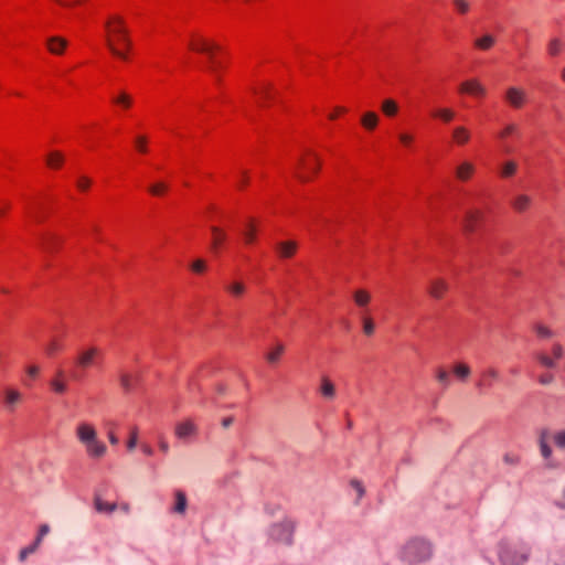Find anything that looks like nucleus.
Returning <instances> with one entry per match:
<instances>
[{
	"instance_id": "f257e3e1",
	"label": "nucleus",
	"mask_w": 565,
	"mask_h": 565,
	"mask_svg": "<svg viewBox=\"0 0 565 565\" xmlns=\"http://www.w3.org/2000/svg\"><path fill=\"white\" fill-rule=\"evenodd\" d=\"M106 43L117 58L128 62L131 41L126 22L118 14H110L105 21Z\"/></svg>"
},
{
	"instance_id": "f03ea898",
	"label": "nucleus",
	"mask_w": 565,
	"mask_h": 565,
	"mask_svg": "<svg viewBox=\"0 0 565 565\" xmlns=\"http://www.w3.org/2000/svg\"><path fill=\"white\" fill-rule=\"evenodd\" d=\"M75 435L78 441L84 446L86 455L89 458L98 460L106 455L107 446L98 438L97 431L90 423H79L76 426Z\"/></svg>"
},
{
	"instance_id": "7ed1b4c3",
	"label": "nucleus",
	"mask_w": 565,
	"mask_h": 565,
	"mask_svg": "<svg viewBox=\"0 0 565 565\" xmlns=\"http://www.w3.org/2000/svg\"><path fill=\"white\" fill-rule=\"evenodd\" d=\"M103 360V352L97 347H88L78 351L74 361L75 370L71 374L74 381H81L85 377L86 371L98 366Z\"/></svg>"
},
{
	"instance_id": "20e7f679",
	"label": "nucleus",
	"mask_w": 565,
	"mask_h": 565,
	"mask_svg": "<svg viewBox=\"0 0 565 565\" xmlns=\"http://www.w3.org/2000/svg\"><path fill=\"white\" fill-rule=\"evenodd\" d=\"M189 49L207 57L209 70L215 76V81L218 82L217 72L222 66V62L217 56L220 47L202 36L193 35L189 42Z\"/></svg>"
},
{
	"instance_id": "39448f33",
	"label": "nucleus",
	"mask_w": 565,
	"mask_h": 565,
	"mask_svg": "<svg viewBox=\"0 0 565 565\" xmlns=\"http://www.w3.org/2000/svg\"><path fill=\"white\" fill-rule=\"evenodd\" d=\"M320 164L318 156L313 151L307 150L297 163L295 175L298 180L307 182L318 173Z\"/></svg>"
},
{
	"instance_id": "423d86ee",
	"label": "nucleus",
	"mask_w": 565,
	"mask_h": 565,
	"mask_svg": "<svg viewBox=\"0 0 565 565\" xmlns=\"http://www.w3.org/2000/svg\"><path fill=\"white\" fill-rule=\"evenodd\" d=\"M430 554V544L420 539L409 541L403 548V558L411 564L426 561Z\"/></svg>"
},
{
	"instance_id": "0eeeda50",
	"label": "nucleus",
	"mask_w": 565,
	"mask_h": 565,
	"mask_svg": "<svg viewBox=\"0 0 565 565\" xmlns=\"http://www.w3.org/2000/svg\"><path fill=\"white\" fill-rule=\"evenodd\" d=\"M294 530V522L289 519H285L281 522L273 524L268 534L274 542L289 545L292 543Z\"/></svg>"
},
{
	"instance_id": "6e6552de",
	"label": "nucleus",
	"mask_w": 565,
	"mask_h": 565,
	"mask_svg": "<svg viewBox=\"0 0 565 565\" xmlns=\"http://www.w3.org/2000/svg\"><path fill=\"white\" fill-rule=\"evenodd\" d=\"M0 401L7 412L13 413L23 402V394L18 388L6 386L0 393Z\"/></svg>"
},
{
	"instance_id": "1a4fd4ad",
	"label": "nucleus",
	"mask_w": 565,
	"mask_h": 565,
	"mask_svg": "<svg viewBox=\"0 0 565 565\" xmlns=\"http://www.w3.org/2000/svg\"><path fill=\"white\" fill-rule=\"evenodd\" d=\"M520 127L516 124H508L505 125L498 134L497 138L501 142V151L504 154H511L514 151V148L508 142L509 138H518L520 136Z\"/></svg>"
},
{
	"instance_id": "9d476101",
	"label": "nucleus",
	"mask_w": 565,
	"mask_h": 565,
	"mask_svg": "<svg viewBox=\"0 0 565 565\" xmlns=\"http://www.w3.org/2000/svg\"><path fill=\"white\" fill-rule=\"evenodd\" d=\"M222 287L225 294L236 301L242 300L247 292V285L237 278L224 279Z\"/></svg>"
},
{
	"instance_id": "9b49d317",
	"label": "nucleus",
	"mask_w": 565,
	"mask_h": 565,
	"mask_svg": "<svg viewBox=\"0 0 565 565\" xmlns=\"http://www.w3.org/2000/svg\"><path fill=\"white\" fill-rule=\"evenodd\" d=\"M505 103L514 109L522 108L527 102V94L523 88L511 86L504 93Z\"/></svg>"
},
{
	"instance_id": "f8f14e48",
	"label": "nucleus",
	"mask_w": 565,
	"mask_h": 565,
	"mask_svg": "<svg viewBox=\"0 0 565 565\" xmlns=\"http://www.w3.org/2000/svg\"><path fill=\"white\" fill-rule=\"evenodd\" d=\"M250 94L260 106H265L267 100L273 99L275 96L270 84L267 82L256 83L250 87Z\"/></svg>"
},
{
	"instance_id": "ddd939ff",
	"label": "nucleus",
	"mask_w": 565,
	"mask_h": 565,
	"mask_svg": "<svg viewBox=\"0 0 565 565\" xmlns=\"http://www.w3.org/2000/svg\"><path fill=\"white\" fill-rule=\"evenodd\" d=\"M564 349L561 343H554L552 348V354L553 356H550L545 352H537L535 353V359L537 362L547 369H553L556 366V361L559 360L563 356Z\"/></svg>"
},
{
	"instance_id": "4468645a",
	"label": "nucleus",
	"mask_w": 565,
	"mask_h": 565,
	"mask_svg": "<svg viewBox=\"0 0 565 565\" xmlns=\"http://www.w3.org/2000/svg\"><path fill=\"white\" fill-rule=\"evenodd\" d=\"M530 555V547L522 545L512 552H505L501 555L502 561L509 565H523Z\"/></svg>"
},
{
	"instance_id": "2eb2a0df",
	"label": "nucleus",
	"mask_w": 565,
	"mask_h": 565,
	"mask_svg": "<svg viewBox=\"0 0 565 565\" xmlns=\"http://www.w3.org/2000/svg\"><path fill=\"white\" fill-rule=\"evenodd\" d=\"M50 387L57 395H63L67 393L68 375L66 374L65 370L60 367L55 371V374L50 380Z\"/></svg>"
},
{
	"instance_id": "dca6fc26",
	"label": "nucleus",
	"mask_w": 565,
	"mask_h": 565,
	"mask_svg": "<svg viewBox=\"0 0 565 565\" xmlns=\"http://www.w3.org/2000/svg\"><path fill=\"white\" fill-rule=\"evenodd\" d=\"M459 93L473 97L486 96V87L476 78L467 79L459 85Z\"/></svg>"
},
{
	"instance_id": "f3484780",
	"label": "nucleus",
	"mask_w": 565,
	"mask_h": 565,
	"mask_svg": "<svg viewBox=\"0 0 565 565\" xmlns=\"http://www.w3.org/2000/svg\"><path fill=\"white\" fill-rule=\"evenodd\" d=\"M110 103L120 110H129L134 105V97L125 89H118L110 96Z\"/></svg>"
},
{
	"instance_id": "a211bd4d",
	"label": "nucleus",
	"mask_w": 565,
	"mask_h": 565,
	"mask_svg": "<svg viewBox=\"0 0 565 565\" xmlns=\"http://www.w3.org/2000/svg\"><path fill=\"white\" fill-rule=\"evenodd\" d=\"M483 212L479 209H471L466 212L463 220L465 231L473 233L483 221Z\"/></svg>"
},
{
	"instance_id": "6ab92c4d",
	"label": "nucleus",
	"mask_w": 565,
	"mask_h": 565,
	"mask_svg": "<svg viewBox=\"0 0 565 565\" xmlns=\"http://www.w3.org/2000/svg\"><path fill=\"white\" fill-rule=\"evenodd\" d=\"M25 222L39 223L42 221V204L38 200L26 202L24 206Z\"/></svg>"
},
{
	"instance_id": "aec40b11",
	"label": "nucleus",
	"mask_w": 565,
	"mask_h": 565,
	"mask_svg": "<svg viewBox=\"0 0 565 565\" xmlns=\"http://www.w3.org/2000/svg\"><path fill=\"white\" fill-rule=\"evenodd\" d=\"M448 291V284L445 279L435 278L430 280L428 292L435 299H441Z\"/></svg>"
},
{
	"instance_id": "412c9836",
	"label": "nucleus",
	"mask_w": 565,
	"mask_h": 565,
	"mask_svg": "<svg viewBox=\"0 0 565 565\" xmlns=\"http://www.w3.org/2000/svg\"><path fill=\"white\" fill-rule=\"evenodd\" d=\"M318 391L328 401H332L335 397V385L327 375L321 376Z\"/></svg>"
},
{
	"instance_id": "4be33fe9",
	"label": "nucleus",
	"mask_w": 565,
	"mask_h": 565,
	"mask_svg": "<svg viewBox=\"0 0 565 565\" xmlns=\"http://www.w3.org/2000/svg\"><path fill=\"white\" fill-rule=\"evenodd\" d=\"M211 235H212V250L214 254H218L224 245V243L227 239L226 233L217 227L212 226L211 227Z\"/></svg>"
},
{
	"instance_id": "5701e85b",
	"label": "nucleus",
	"mask_w": 565,
	"mask_h": 565,
	"mask_svg": "<svg viewBox=\"0 0 565 565\" xmlns=\"http://www.w3.org/2000/svg\"><path fill=\"white\" fill-rule=\"evenodd\" d=\"M452 141L457 146H465L471 138V132L465 126H456L451 131Z\"/></svg>"
},
{
	"instance_id": "b1692460",
	"label": "nucleus",
	"mask_w": 565,
	"mask_h": 565,
	"mask_svg": "<svg viewBox=\"0 0 565 565\" xmlns=\"http://www.w3.org/2000/svg\"><path fill=\"white\" fill-rule=\"evenodd\" d=\"M196 434V426L192 420H184L175 426V436L180 439H185Z\"/></svg>"
},
{
	"instance_id": "393cba45",
	"label": "nucleus",
	"mask_w": 565,
	"mask_h": 565,
	"mask_svg": "<svg viewBox=\"0 0 565 565\" xmlns=\"http://www.w3.org/2000/svg\"><path fill=\"white\" fill-rule=\"evenodd\" d=\"M475 171L476 167L472 162L463 161L456 168V178L466 182L472 178Z\"/></svg>"
},
{
	"instance_id": "a878e982",
	"label": "nucleus",
	"mask_w": 565,
	"mask_h": 565,
	"mask_svg": "<svg viewBox=\"0 0 565 565\" xmlns=\"http://www.w3.org/2000/svg\"><path fill=\"white\" fill-rule=\"evenodd\" d=\"M499 373L495 369L490 367L484 370L477 383L479 388H490L495 380H498Z\"/></svg>"
},
{
	"instance_id": "bb28decb",
	"label": "nucleus",
	"mask_w": 565,
	"mask_h": 565,
	"mask_svg": "<svg viewBox=\"0 0 565 565\" xmlns=\"http://www.w3.org/2000/svg\"><path fill=\"white\" fill-rule=\"evenodd\" d=\"M50 53L55 55H62L67 46V41L60 36H52L46 43Z\"/></svg>"
},
{
	"instance_id": "cd10ccee",
	"label": "nucleus",
	"mask_w": 565,
	"mask_h": 565,
	"mask_svg": "<svg viewBox=\"0 0 565 565\" xmlns=\"http://www.w3.org/2000/svg\"><path fill=\"white\" fill-rule=\"evenodd\" d=\"M257 228L254 220L249 218L246 221L245 226L242 231V236L246 245H253L256 242Z\"/></svg>"
},
{
	"instance_id": "c85d7f7f",
	"label": "nucleus",
	"mask_w": 565,
	"mask_h": 565,
	"mask_svg": "<svg viewBox=\"0 0 565 565\" xmlns=\"http://www.w3.org/2000/svg\"><path fill=\"white\" fill-rule=\"evenodd\" d=\"M296 249H297V245L295 242H291V241L280 242L276 246V252H277L278 256L281 258L292 257L296 253Z\"/></svg>"
},
{
	"instance_id": "c756f323",
	"label": "nucleus",
	"mask_w": 565,
	"mask_h": 565,
	"mask_svg": "<svg viewBox=\"0 0 565 565\" xmlns=\"http://www.w3.org/2000/svg\"><path fill=\"white\" fill-rule=\"evenodd\" d=\"M353 300L361 311L367 312V306L371 301V294L365 289H358L353 292Z\"/></svg>"
},
{
	"instance_id": "7c9ffc66",
	"label": "nucleus",
	"mask_w": 565,
	"mask_h": 565,
	"mask_svg": "<svg viewBox=\"0 0 565 565\" xmlns=\"http://www.w3.org/2000/svg\"><path fill=\"white\" fill-rule=\"evenodd\" d=\"M380 121V117L374 111H366L361 117V125L367 131H373Z\"/></svg>"
},
{
	"instance_id": "2f4dec72",
	"label": "nucleus",
	"mask_w": 565,
	"mask_h": 565,
	"mask_svg": "<svg viewBox=\"0 0 565 565\" xmlns=\"http://www.w3.org/2000/svg\"><path fill=\"white\" fill-rule=\"evenodd\" d=\"M531 203L532 199L526 194H518L511 201L512 207L520 213L526 211L531 206Z\"/></svg>"
},
{
	"instance_id": "473e14b6",
	"label": "nucleus",
	"mask_w": 565,
	"mask_h": 565,
	"mask_svg": "<svg viewBox=\"0 0 565 565\" xmlns=\"http://www.w3.org/2000/svg\"><path fill=\"white\" fill-rule=\"evenodd\" d=\"M518 171V163L514 160H508L501 164L499 168V177L502 179H508L513 177Z\"/></svg>"
},
{
	"instance_id": "72a5a7b5",
	"label": "nucleus",
	"mask_w": 565,
	"mask_h": 565,
	"mask_svg": "<svg viewBox=\"0 0 565 565\" xmlns=\"http://www.w3.org/2000/svg\"><path fill=\"white\" fill-rule=\"evenodd\" d=\"M495 43V38L491 34H484L481 38H478L473 41V45L476 49L480 51L490 50Z\"/></svg>"
},
{
	"instance_id": "f704fd0d",
	"label": "nucleus",
	"mask_w": 565,
	"mask_h": 565,
	"mask_svg": "<svg viewBox=\"0 0 565 565\" xmlns=\"http://www.w3.org/2000/svg\"><path fill=\"white\" fill-rule=\"evenodd\" d=\"M360 319L362 322L363 333L367 337H371L375 331V323L373 319L369 316L366 311L360 312Z\"/></svg>"
},
{
	"instance_id": "c9c22d12",
	"label": "nucleus",
	"mask_w": 565,
	"mask_h": 565,
	"mask_svg": "<svg viewBox=\"0 0 565 565\" xmlns=\"http://www.w3.org/2000/svg\"><path fill=\"white\" fill-rule=\"evenodd\" d=\"M381 109L386 117H394L398 113V104L391 98H386L382 102Z\"/></svg>"
},
{
	"instance_id": "e433bc0d",
	"label": "nucleus",
	"mask_w": 565,
	"mask_h": 565,
	"mask_svg": "<svg viewBox=\"0 0 565 565\" xmlns=\"http://www.w3.org/2000/svg\"><path fill=\"white\" fill-rule=\"evenodd\" d=\"M285 352V347L282 343L276 344L273 349H270L266 354V360L270 364H276L279 362L282 353Z\"/></svg>"
},
{
	"instance_id": "4c0bfd02",
	"label": "nucleus",
	"mask_w": 565,
	"mask_h": 565,
	"mask_svg": "<svg viewBox=\"0 0 565 565\" xmlns=\"http://www.w3.org/2000/svg\"><path fill=\"white\" fill-rule=\"evenodd\" d=\"M139 377L136 374L122 373L120 375V384L125 391H131L138 383Z\"/></svg>"
},
{
	"instance_id": "58836bf2",
	"label": "nucleus",
	"mask_w": 565,
	"mask_h": 565,
	"mask_svg": "<svg viewBox=\"0 0 565 565\" xmlns=\"http://www.w3.org/2000/svg\"><path fill=\"white\" fill-rule=\"evenodd\" d=\"M64 162V157L58 151H51L46 157V166L51 169H60Z\"/></svg>"
},
{
	"instance_id": "ea45409f",
	"label": "nucleus",
	"mask_w": 565,
	"mask_h": 565,
	"mask_svg": "<svg viewBox=\"0 0 565 565\" xmlns=\"http://www.w3.org/2000/svg\"><path fill=\"white\" fill-rule=\"evenodd\" d=\"M64 349V344L61 340L54 338L52 339L45 347L44 351L45 354L50 358L56 355L57 353L62 352Z\"/></svg>"
},
{
	"instance_id": "a19ab883",
	"label": "nucleus",
	"mask_w": 565,
	"mask_h": 565,
	"mask_svg": "<svg viewBox=\"0 0 565 565\" xmlns=\"http://www.w3.org/2000/svg\"><path fill=\"white\" fill-rule=\"evenodd\" d=\"M433 116L439 118L444 122H450L455 119L456 113L450 108H438L433 113Z\"/></svg>"
},
{
	"instance_id": "79ce46f5",
	"label": "nucleus",
	"mask_w": 565,
	"mask_h": 565,
	"mask_svg": "<svg viewBox=\"0 0 565 565\" xmlns=\"http://www.w3.org/2000/svg\"><path fill=\"white\" fill-rule=\"evenodd\" d=\"M116 508V503L103 501L99 497L95 498V509L100 513H111Z\"/></svg>"
},
{
	"instance_id": "37998d69",
	"label": "nucleus",
	"mask_w": 565,
	"mask_h": 565,
	"mask_svg": "<svg viewBox=\"0 0 565 565\" xmlns=\"http://www.w3.org/2000/svg\"><path fill=\"white\" fill-rule=\"evenodd\" d=\"M563 47V42L559 39H552L547 44V53L552 57L558 56Z\"/></svg>"
},
{
	"instance_id": "c03bdc74",
	"label": "nucleus",
	"mask_w": 565,
	"mask_h": 565,
	"mask_svg": "<svg viewBox=\"0 0 565 565\" xmlns=\"http://www.w3.org/2000/svg\"><path fill=\"white\" fill-rule=\"evenodd\" d=\"M397 138L404 148H406L408 150H411L413 148L414 142H415V136L413 134L403 131V132L398 134Z\"/></svg>"
},
{
	"instance_id": "a18cd8bd",
	"label": "nucleus",
	"mask_w": 565,
	"mask_h": 565,
	"mask_svg": "<svg viewBox=\"0 0 565 565\" xmlns=\"http://www.w3.org/2000/svg\"><path fill=\"white\" fill-rule=\"evenodd\" d=\"M148 139L146 136H142V135H138L136 136V138L134 139V146H135V149L145 154L148 152Z\"/></svg>"
},
{
	"instance_id": "49530a36",
	"label": "nucleus",
	"mask_w": 565,
	"mask_h": 565,
	"mask_svg": "<svg viewBox=\"0 0 565 565\" xmlns=\"http://www.w3.org/2000/svg\"><path fill=\"white\" fill-rule=\"evenodd\" d=\"M454 374L461 381H465L470 374V367L467 364L459 363L454 366Z\"/></svg>"
},
{
	"instance_id": "de8ad7c7",
	"label": "nucleus",
	"mask_w": 565,
	"mask_h": 565,
	"mask_svg": "<svg viewBox=\"0 0 565 565\" xmlns=\"http://www.w3.org/2000/svg\"><path fill=\"white\" fill-rule=\"evenodd\" d=\"M186 508V498L185 494L181 491L175 493V505L174 511L178 513H183Z\"/></svg>"
},
{
	"instance_id": "09e8293b",
	"label": "nucleus",
	"mask_w": 565,
	"mask_h": 565,
	"mask_svg": "<svg viewBox=\"0 0 565 565\" xmlns=\"http://www.w3.org/2000/svg\"><path fill=\"white\" fill-rule=\"evenodd\" d=\"M190 269L198 274V275H202L206 271L207 269V264L204 259H195L191 265H190Z\"/></svg>"
},
{
	"instance_id": "8fccbe9b",
	"label": "nucleus",
	"mask_w": 565,
	"mask_h": 565,
	"mask_svg": "<svg viewBox=\"0 0 565 565\" xmlns=\"http://www.w3.org/2000/svg\"><path fill=\"white\" fill-rule=\"evenodd\" d=\"M168 186L163 182L151 184L148 191L151 195L161 196L167 192Z\"/></svg>"
},
{
	"instance_id": "3c124183",
	"label": "nucleus",
	"mask_w": 565,
	"mask_h": 565,
	"mask_svg": "<svg viewBox=\"0 0 565 565\" xmlns=\"http://www.w3.org/2000/svg\"><path fill=\"white\" fill-rule=\"evenodd\" d=\"M534 330L540 339H550L554 335L553 331L543 324H536Z\"/></svg>"
},
{
	"instance_id": "603ef678",
	"label": "nucleus",
	"mask_w": 565,
	"mask_h": 565,
	"mask_svg": "<svg viewBox=\"0 0 565 565\" xmlns=\"http://www.w3.org/2000/svg\"><path fill=\"white\" fill-rule=\"evenodd\" d=\"M452 4L459 14H467L470 10V4L467 0H454Z\"/></svg>"
},
{
	"instance_id": "864d4df0",
	"label": "nucleus",
	"mask_w": 565,
	"mask_h": 565,
	"mask_svg": "<svg viewBox=\"0 0 565 565\" xmlns=\"http://www.w3.org/2000/svg\"><path fill=\"white\" fill-rule=\"evenodd\" d=\"M248 183L247 171L241 169L236 175V185L238 189H244Z\"/></svg>"
},
{
	"instance_id": "5fc2aeb1",
	"label": "nucleus",
	"mask_w": 565,
	"mask_h": 565,
	"mask_svg": "<svg viewBox=\"0 0 565 565\" xmlns=\"http://www.w3.org/2000/svg\"><path fill=\"white\" fill-rule=\"evenodd\" d=\"M552 439L557 447L565 449V430L556 431Z\"/></svg>"
},
{
	"instance_id": "6e6d98bb",
	"label": "nucleus",
	"mask_w": 565,
	"mask_h": 565,
	"mask_svg": "<svg viewBox=\"0 0 565 565\" xmlns=\"http://www.w3.org/2000/svg\"><path fill=\"white\" fill-rule=\"evenodd\" d=\"M90 183L92 181L87 177H79L76 181V186L79 191L86 192L88 191Z\"/></svg>"
},
{
	"instance_id": "4d7b16f0",
	"label": "nucleus",
	"mask_w": 565,
	"mask_h": 565,
	"mask_svg": "<svg viewBox=\"0 0 565 565\" xmlns=\"http://www.w3.org/2000/svg\"><path fill=\"white\" fill-rule=\"evenodd\" d=\"M540 448H541V454L542 456L545 458V459H548L551 457V454H552V449L551 447L547 445L546 440H545V436L543 435L540 439Z\"/></svg>"
},
{
	"instance_id": "13d9d810",
	"label": "nucleus",
	"mask_w": 565,
	"mask_h": 565,
	"mask_svg": "<svg viewBox=\"0 0 565 565\" xmlns=\"http://www.w3.org/2000/svg\"><path fill=\"white\" fill-rule=\"evenodd\" d=\"M350 484L356 491V500H361L365 492L362 482L356 479H353L351 480Z\"/></svg>"
},
{
	"instance_id": "bf43d9fd",
	"label": "nucleus",
	"mask_w": 565,
	"mask_h": 565,
	"mask_svg": "<svg viewBox=\"0 0 565 565\" xmlns=\"http://www.w3.org/2000/svg\"><path fill=\"white\" fill-rule=\"evenodd\" d=\"M137 443H138V430L135 427L131 429L130 437L127 441V449L130 451L134 450L137 446Z\"/></svg>"
},
{
	"instance_id": "052dcab7",
	"label": "nucleus",
	"mask_w": 565,
	"mask_h": 565,
	"mask_svg": "<svg viewBox=\"0 0 565 565\" xmlns=\"http://www.w3.org/2000/svg\"><path fill=\"white\" fill-rule=\"evenodd\" d=\"M38 548L31 544L29 546L23 547L19 553L20 562H24L29 555L33 554Z\"/></svg>"
},
{
	"instance_id": "680f3d73",
	"label": "nucleus",
	"mask_w": 565,
	"mask_h": 565,
	"mask_svg": "<svg viewBox=\"0 0 565 565\" xmlns=\"http://www.w3.org/2000/svg\"><path fill=\"white\" fill-rule=\"evenodd\" d=\"M437 380L445 386H448L449 383H450V375H449V372L444 370V369H439L438 372H437Z\"/></svg>"
},
{
	"instance_id": "e2e57ef3",
	"label": "nucleus",
	"mask_w": 565,
	"mask_h": 565,
	"mask_svg": "<svg viewBox=\"0 0 565 565\" xmlns=\"http://www.w3.org/2000/svg\"><path fill=\"white\" fill-rule=\"evenodd\" d=\"M53 1L63 8H73L75 6L84 3L86 0H53Z\"/></svg>"
},
{
	"instance_id": "0e129e2a",
	"label": "nucleus",
	"mask_w": 565,
	"mask_h": 565,
	"mask_svg": "<svg viewBox=\"0 0 565 565\" xmlns=\"http://www.w3.org/2000/svg\"><path fill=\"white\" fill-rule=\"evenodd\" d=\"M58 242V238L55 236H47L43 241V248L46 252H51L53 249V245Z\"/></svg>"
},
{
	"instance_id": "69168bd1",
	"label": "nucleus",
	"mask_w": 565,
	"mask_h": 565,
	"mask_svg": "<svg viewBox=\"0 0 565 565\" xmlns=\"http://www.w3.org/2000/svg\"><path fill=\"white\" fill-rule=\"evenodd\" d=\"M348 111V109L345 107H342V106H338L333 109V111H331L329 115H328V119L330 120H335L338 119V117L342 114H345Z\"/></svg>"
},
{
	"instance_id": "338daca9",
	"label": "nucleus",
	"mask_w": 565,
	"mask_h": 565,
	"mask_svg": "<svg viewBox=\"0 0 565 565\" xmlns=\"http://www.w3.org/2000/svg\"><path fill=\"white\" fill-rule=\"evenodd\" d=\"M504 462L509 465H516L520 461V457L515 454H507L504 455Z\"/></svg>"
},
{
	"instance_id": "774afa93",
	"label": "nucleus",
	"mask_w": 565,
	"mask_h": 565,
	"mask_svg": "<svg viewBox=\"0 0 565 565\" xmlns=\"http://www.w3.org/2000/svg\"><path fill=\"white\" fill-rule=\"evenodd\" d=\"M553 380H554V376L551 373H544V374L540 375V377H539V382L543 385H547V384L552 383Z\"/></svg>"
}]
</instances>
